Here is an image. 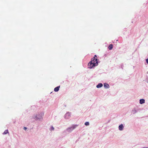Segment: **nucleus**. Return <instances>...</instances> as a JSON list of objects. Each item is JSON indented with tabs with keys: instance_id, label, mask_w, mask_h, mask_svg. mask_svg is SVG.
Returning <instances> with one entry per match:
<instances>
[{
	"instance_id": "nucleus-1",
	"label": "nucleus",
	"mask_w": 148,
	"mask_h": 148,
	"mask_svg": "<svg viewBox=\"0 0 148 148\" xmlns=\"http://www.w3.org/2000/svg\"><path fill=\"white\" fill-rule=\"evenodd\" d=\"M97 56L95 55L91 59V60L88 63V65H95L98 64L99 60L97 59Z\"/></svg>"
},
{
	"instance_id": "nucleus-2",
	"label": "nucleus",
	"mask_w": 148,
	"mask_h": 148,
	"mask_svg": "<svg viewBox=\"0 0 148 148\" xmlns=\"http://www.w3.org/2000/svg\"><path fill=\"white\" fill-rule=\"evenodd\" d=\"M44 116V113L40 112L36 115H34L33 116V118L36 120H39V121H42L43 119V116Z\"/></svg>"
},
{
	"instance_id": "nucleus-3",
	"label": "nucleus",
	"mask_w": 148,
	"mask_h": 148,
	"mask_svg": "<svg viewBox=\"0 0 148 148\" xmlns=\"http://www.w3.org/2000/svg\"><path fill=\"white\" fill-rule=\"evenodd\" d=\"M78 125H73L71 127H69L67 128L66 129V130L68 132H70L75 128Z\"/></svg>"
},
{
	"instance_id": "nucleus-4",
	"label": "nucleus",
	"mask_w": 148,
	"mask_h": 148,
	"mask_svg": "<svg viewBox=\"0 0 148 148\" xmlns=\"http://www.w3.org/2000/svg\"><path fill=\"white\" fill-rule=\"evenodd\" d=\"M71 113L68 112L66 114L64 117L66 119H68L71 117Z\"/></svg>"
},
{
	"instance_id": "nucleus-5",
	"label": "nucleus",
	"mask_w": 148,
	"mask_h": 148,
	"mask_svg": "<svg viewBox=\"0 0 148 148\" xmlns=\"http://www.w3.org/2000/svg\"><path fill=\"white\" fill-rule=\"evenodd\" d=\"M124 128V126L122 124H121L119 126V130L122 131L123 130Z\"/></svg>"
},
{
	"instance_id": "nucleus-6",
	"label": "nucleus",
	"mask_w": 148,
	"mask_h": 148,
	"mask_svg": "<svg viewBox=\"0 0 148 148\" xmlns=\"http://www.w3.org/2000/svg\"><path fill=\"white\" fill-rule=\"evenodd\" d=\"M103 85L104 87L106 88H108L110 87L109 85L107 83H104Z\"/></svg>"
},
{
	"instance_id": "nucleus-7",
	"label": "nucleus",
	"mask_w": 148,
	"mask_h": 148,
	"mask_svg": "<svg viewBox=\"0 0 148 148\" xmlns=\"http://www.w3.org/2000/svg\"><path fill=\"white\" fill-rule=\"evenodd\" d=\"M138 111L137 110H136L135 108H134L132 110V113L133 114H134L136 113Z\"/></svg>"
},
{
	"instance_id": "nucleus-8",
	"label": "nucleus",
	"mask_w": 148,
	"mask_h": 148,
	"mask_svg": "<svg viewBox=\"0 0 148 148\" xmlns=\"http://www.w3.org/2000/svg\"><path fill=\"white\" fill-rule=\"evenodd\" d=\"M103 86V85L101 83H99L97 85L96 87L98 88H99Z\"/></svg>"
},
{
	"instance_id": "nucleus-9",
	"label": "nucleus",
	"mask_w": 148,
	"mask_h": 148,
	"mask_svg": "<svg viewBox=\"0 0 148 148\" xmlns=\"http://www.w3.org/2000/svg\"><path fill=\"white\" fill-rule=\"evenodd\" d=\"M60 86H58L56 88H55L54 89V91L55 92H58L59 90V88H60Z\"/></svg>"
},
{
	"instance_id": "nucleus-10",
	"label": "nucleus",
	"mask_w": 148,
	"mask_h": 148,
	"mask_svg": "<svg viewBox=\"0 0 148 148\" xmlns=\"http://www.w3.org/2000/svg\"><path fill=\"white\" fill-rule=\"evenodd\" d=\"M145 102V100L144 99H141L140 100V103L142 104Z\"/></svg>"
},
{
	"instance_id": "nucleus-11",
	"label": "nucleus",
	"mask_w": 148,
	"mask_h": 148,
	"mask_svg": "<svg viewBox=\"0 0 148 148\" xmlns=\"http://www.w3.org/2000/svg\"><path fill=\"white\" fill-rule=\"evenodd\" d=\"M113 48V45L112 44H110L108 47L109 50H111Z\"/></svg>"
},
{
	"instance_id": "nucleus-12",
	"label": "nucleus",
	"mask_w": 148,
	"mask_h": 148,
	"mask_svg": "<svg viewBox=\"0 0 148 148\" xmlns=\"http://www.w3.org/2000/svg\"><path fill=\"white\" fill-rule=\"evenodd\" d=\"M96 65H88V68L91 69L94 68Z\"/></svg>"
},
{
	"instance_id": "nucleus-13",
	"label": "nucleus",
	"mask_w": 148,
	"mask_h": 148,
	"mask_svg": "<svg viewBox=\"0 0 148 148\" xmlns=\"http://www.w3.org/2000/svg\"><path fill=\"white\" fill-rule=\"evenodd\" d=\"M8 130H6L3 133V134H6L8 133Z\"/></svg>"
},
{
	"instance_id": "nucleus-14",
	"label": "nucleus",
	"mask_w": 148,
	"mask_h": 148,
	"mask_svg": "<svg viewBox=\"0 0 148 148\" xmlns=\"http://www.w3.org/2000/svg\"><path fill=\"white\" fill-rule=\"evenodd\" d=\"M84 124L86 126H88L89 125V123L88 122H86Z\"/></svg>"
},
{
	"instance_id": "nucleus-15",
	"label": "nucleus",
	"mask_w": 148,
	"mask_h": 148,
	"mask_svg": "<svg viewBox=\"0 0 148 148\" xmlns=\"http://www.w3.org/2000/svg\"><path fill=\"white\" fill-rule=\"evenodd\" d=\"M54 130V127L53 126H51V127L50 130V131Z\"/></svg>"
},
{
	"instance_id": "nucleus-16",
	"label": "nucleus",
	"mask_w": 148,
	"mask_h": 148,
	"mask_svg": "<svg viewBox=\"0 0 148 148\" xmlns=\"http://www.w3.org/2000/svg\"><path fill=\"white\" fill-rule=\"evenodd\" d=\"M146 61L147 64H148V58L146 59Z\"/></svg>"
},
{
	"instance_id": "nucleus-17",
	"label": "nucleus",
	"mask_w": 148,
	"mask_h": 148,
	"mask_svg": "<svg viewBox=\"0 0 148 148\" xmlns=\"http://www.w3.org/2000/svg\"><path fill=\"white\" fill-rule=\"evenodd\" d=\"M27 129V127H24V128L23 129L25 130H26Z\"/></svg>"
},
{
	"instance_id": "nucleus-18",
	"label": "nucleus",
	"mask_w": 148,
	"mask_h": 148,
	"mask_svg": "<svg viewBox=\"0 0 148 148\" xmlns=\"http://www.w3.org/2000/svg\"><path fill=\"white\" fill-rule=\"evenodd\" d=\"M145 148H148V147H145Z\"/></svg>"
}]
</instances>
